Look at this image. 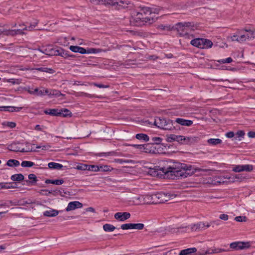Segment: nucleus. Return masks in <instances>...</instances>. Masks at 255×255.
<instances>
[{
  "mask_svg": "<svg viewBox=\"0 0 255 255\" xmlns=\"http://www.w3.org/2000/svg\"><path fill=\"white\" fill-rule=\"evenodd\" d=\"M205 227V225L204 223L200 222L192 225L191 227V230L193 232H196Z\"/></svg>",
  "mask_w": 255,
  "mask_h": 255,
  "instance_id": "nucleus-23",
  "label": "nucleus"
},
{
  "mask_svg": "<svg viewBox=\"0 0 255 255\" xmlns=\"http://www.w3.org/2000/svg\"><path fill=\"white\" fill-rule=\"evenodd\" d=\"M152 141L156 144H159L162 141V139L159 137H153L151 139Z\"/></svg>",
  "mask_w": 255,
  "mask_h": 255,
  "instance_id": "nucleus-47",
  "label": "nucleus"
},
{
  "mask_svg": "<svg viewBox=\"0 0 255 255\" xmlns=\"http://www.w3.org/2000/svg\"><path fill=\"white\" fill-rule=\"evenodd\" d=\"M5 125L10 128H14L16 126V124L14 122H6Z\"/></svg>",
  "mask_w": 255,
  "mask_h": 255,
  "instance_id": "nucleus-54",
  "label": "nucleus"
},
{
  "mask_svg": "<svg viewBox=\"0 0 255 255\" xmlns=\"http://www.w3.org/2000/svg\"><path fill=\"white\" fill-rule=\"evenodd\" d=\"M135 137L139 140H143L144 141H148L149 138L147 134L144 133H137L135 135Z\"/></svg>",
  "mask_w": 255,
  "mask_h": 255,
  "instance_id": "nucleus-31",
  "label": "nucleus"
},
{
  "mask_svg": "<svg viewBox=\"0 0 255 255\" xmlns=\"http://www.w3.org/2000/svg\"><path fill=\"white\" fill-rule=\"evenodd\" d=\"M48 166L50 169H60L63 167L62 164L53 162H49Z\"/></svg>",
  "mask_w": 255,
  "mask_h": 255,
  "instance_id": "nucleus-26",
  "label": "nucleus"
},
{
  "mask_svg": "<svg viewBox=\"0 0 255 255\" xmlns=\"http://www.w3.org/2000/svg\"><path fill=\"white\" fill-rule=\"evenodd\" d=\"M6 165L10 167L17 166L19 165V162L15 159H9L7 161Z\"/></svg>",
  "mask_w": 255,
  "mask_h": 255,
  "instance_id": "nucleus-34",
  "label": "nucleus"
},
{
  "mask_svg": "<svg viewBox=\"0 0 255 255\" xmlns=\"http://www.w3.org/2000/svg\"><path fill=\"white\" fill-rule=\"evenodd\" d=\"M175 122L182 125L187 127H189L191 126L193 124V121L191 120H185L181 118H177L175 120Z\"/></svg>",
  "mask_w": 255,
  "mask_h": 255,
  "instance_id": "nucleus-19",
  "label": "nucleus"
},
{
  "mask_svg": "<svg viewBox=\"0 0 255 255\" xmlns=\"http://www.w3.org/2000/svg\"><path fill=\"white\" fill-rule=\"evenodd\" d=\"M29 179L32 180L33 182H36L37 181V177L34 174H30L28 175Z\"/></svg>",
  "mask_w": 255,
  "mask_h": 255,
  "instance_id": "nucleus-55",
  "label": "nucleus"
},
{
  "mask_svg": "<svg viewBox=\"0 0 255 255\" xmlns=\"http://www.w3.org/2000/svg\"><path fill=\"white\" fill-rule=\"evenodd\" d=\"M245 134V133L243 130H239L237 132L236 135L237 136V137H243Z\"/></svg>",
  "mask_w": 255,
  "mask_h": 255,
  "instance_id": "nucleus-56",
  "label": "nucleus"
},
{
  "mask_svg": "<svg viewBox=\"0 0 255 255\" xmlns=\"http://www.w3.org/2000/svg\"><path fill=\"white\" fill-rule=\"evenodd\" d=\"M130 216L128 212H117L114 214V218L119 221L124 222L128 219Z\"/></svg>",
  "mask_w": 255,
  "mask_h": 255,
  "instance_id": "nucleus-13",
  "label": "nucleus"
},
{
  "mask_svg": "<svg viewBox=\"0 0 255 255\" xmlns=\"http://www.w3.org/2000/svg\"><path fill=\"white\" fill-rule=\"evenodd\" d=\"M87 164H80L77 166L76 168L78 170H87Z\"/></svg>",
  "mask_w": 255,
  "mask_h": 255,
  "instance_id": "nucleus-44",
  "label": "nucleus"
},
{
  "mask_svg": "<svg viewBox=\"0 0 255 255\" xmlns=\"http://www.w3.org/2000/svg\"><path fill=\"white\" fill-rule=\"evenodd\" d=\"M158 58V57L155 55H150L147 57V59L148 60H155L156 59H157Z\"/></svg>",
  "mask_w": 255,
  "mask_h": 255,
  "instance_id": "nucleus-61",
  "label": "nucleus"
},
{
  "mask_svg": "<svg viewBox=\"0 0 255 255\" xmlns=\"http://www.w3.org/2000/svg\"><path fill=\"white\" fill-rule=\"evenodd\" d=\"M155 194L144 195V204H155Z\"/></svg>",
  "mask_w": 255,
  "mask_h": 255,
  "instance_id": "nucleus-16",
  "label": "nucleus"
},
{
  "mask_svg": "<svg viewBox=\"0 0 255 255\" xmlns=\"http://www.w3.org/2000/svg\"><path fill=\"white\" fill-rule=\"evenodd\" d=\"M115 162L117 163H119L120 164H123L124 163H128L130 164L131 165H133L136 162L133 160L130 159H116L115 160Z\"/></svg>",
  "mask_w": 255,
  "mask_h": 255,
  "instance_id": "nucleus-24",
  "label": "nucleus"
},
{
  "mask_svg": "<svg viewBox=\"0 0 255 255\" xmlns=\"http://www.w3.org/2000/svg\"><path fill=\"white\" fill-rule=\"evenodd\" d=\"M8 149L14 152H24V148H21L18 147L17 143H13L8 145Z\"/></svg>",
  "mask_w": 255,
  "mask_h": 255,
  "instance_id": "nucleus-20",
  "label": "nucleus"
},
{
  "mask_svg": "<svg viewBox=\"0 0 255 255\" xmlns=\"http://www.w3.org/2000/svg\"><path fill=\"white\" fill-rule=\"evenodd\" d=\"M176 197V195L171 193H157L155 194L156 204L163 203L165 202L173 200Z\"/></svg>",
  "mask_w": 255,
  "mask_h": 255,
  "instance_id": "nucleus-7",
  "label": "nucleus"
},
{
  "mask_svg": "<svg viewBox=\"0 0 255 255\" xmlns=\"http://www.w3.org/2000/svg\"><path fill=\"white\" fill-rule=\"evenodd\" d=\"M90 1L96 5H110L115 7L117 9L125 8L129 3V1L121 0H89Z\"/></svg>",
  "mask_w": 255,
  "mask_h": 255,
  "instance_id": "nucleus-3",
  "label": "nucleus"
},
{
  "mask_svg": "<svg viewBox=\"0 0 255 255\" xmlns=\"http://www.w3.org/2000/svg\"><path fill=\"white\" fill-rule=\"evenodd\" d=\"M69 49L72 52H79L81 54H85L87 52L86 49L78 46H70Z\"/></svg>",
  "mask_w": 255,
  "mask_h": 255,
  "instance_id": "nucleus-21",
  "label": "nucleus"
},
{
  "mask_svg": "<svg viewBox=\"0 0 255 255\" xmlns=\"http://www.w3.org/2000/svg\"><path fill=\"white\" fill-rule=\"evenodd\" d=\"M37 23V21L35 20L33 22L32 24H31L30 26L27 27L24 25H19L20 26V28L14 29L10 30L9 29H7V28L3 27L2 29L1 28L2 26H0V32H22L23 30H27V31H32L34 30V28L36 26ZM37 30L38 29H35Z\"/></svg>",
  "mask_w": 255,
  "mask_h": 255,
  "instance_id": "nucleus-10",
  "label": "nucleus"
},
{
  "mask_svg": "<svg viewBox=\"0 0 255 255\" xmlns=\"http://www.w3.org/2000/svg\"><path fill=\"white\" fill-rule=\"evenodd\" d=\"M59 113H61L60 115L63 117L67 116L71 117L72 113L67 109H62L59 111Z\"/></svg>",
  "mask_w": 255,
  "mask_h": 255,
  "instance_id": "nucleus-33",
  "label": "nucleus"
},
{
  "mask_svg": "<svg viewBox=\"0 0 255 255\" xmlns=\"http://www.w3.org/2000/svg\"><path fill=\"white\" fill-rule=\"evenodd\" d=\"M233 171L236 172H240L243 171V165H237L233 168Z\"/></svg>",
  "mask_w": 255,
  "mask_h": 255,
  "instance_id": "nucleus-50",
  "label": "nucleus"
},
{
  "mask_svg": "<svg viewBox=\"0 0 255 255\" xmlns=\"http://www.w3.org/2000/svg\"><path fill=\"white\" fill-rule=\"evenodd\" d=\"M209 144L212 145H216L222 143V140L219 138H210L207 140Z\"/></svg>",
  "mask_w": 255,
  "mask_h": 255,
  "instance_id": "nucleus-27",
  "label": "nucleus"
},
{
  "mask_svg": "<svg viewBox=\"0 0 255 255\" xmlns=\"http://www.w3.org/2000/svg\"><path fill=\"white\" fill-rule=\"evenodd\" d=\"M202 24L195 22H178L174 25H162L158 26V29L164 31H195L204 30Z\"/></svg>",
  "mask_w": 255,
  "mask_h": 255,
  "instance_id": "nucleus-2",
  "label": "nucleus"
},
{
  "mask_svg": "<svg viewBox=\"0 0 255 255\" xmlns=\"http://www.w3.org/2000/svg\"><path fill=\"white\" fill-rule=\"evenodd\" d=\"M154 125L158 128L164 130H172L174 128L171 121L160 118L155 119Z\"/></svg>",
  "mask_w": 255,
  "mask_h": 255,
  "instance_id": "nucleus-5",
  "label": "nucleus"
},
{
  "mask_svg": "<svg viewBox=\"0 0 255 255\" xmlns=\"http://www.w3.org/2000/svg\"><path fill=\"white\" fill-rule=\"evenodd\" d=\"M52 52H53L49 53V54L51 56H52V55H59V56H63V54L64 53V52H63V50L62 49H57V50L53 49V51H52Z\"/></svg>",
  "mask_w": 255,
  "mask_h": 255,
  "instance_id": "nucleus-37",
  "label": "nucleus"
},
{
  "mask_svg": "<svg viewBox=\"0 0 255 255\" xmlns=\"http://www.w3.org/2000/svg\"><path fill=\"white\" fill-rule=\"evenodd\" d=\"M87 170L98 171L100 170V168L96 165H88Z\"/></svg>",
  "mask_w": 255,
  "mask_h": 255,
  "instance_id": "nucleus-43",
  "label": "nucleus"
},
{
  "mask_svg": "<svg viewBox=\"0 0 255 255\" xmlns=\"http://www.w3.org/2000/svg\"><path fill=\"white\" fill-rule=\"evenodd\" d=\"M187 231V227L186 226H179L171 228L170 229V232L172 233H182L186 232Z\"/></svg>",
  "mask_w": 255,
  "mask_h": 255,
  "instance_id": "nucleus-22",
  "label": "nucleus"
},
{
  "mask_svg": "<svg viewBox=\"0 0 255 255\" xmlns=\"http://www.w3.org/2000/svg\"><path fill=\"white\" fill-rule=\"evenodd\" d=\"M86 211L87 212H92V213H95V210L94 209V208L93 207H89V208H87L86 209Z\"/></svg>",
  "mask_w": 255,
  "mask_h": 255,
  "instance_id": "nucleus-64",
  "label": "nucleus"
},
{
  "mask_svg": "<svg viewBox=\"0 0 255 255\" xmlns=\"http://www.w3.org/2000/svg\"><path fill=\"white\" fill-rule=\"evenodd\" d=\"M197 139L196 137H185L184 136H182V141L183 142V143L185 144H188L190 143H192L193 142L195 141Z\"/></svg>",
  "mask_w": 255,
  "mask_h": 255,
  "instance_id": "nucleus-28",
  "label": "nucleus"
},
{
  "mask_svg": "<svg viewBox=\"0 0 255 255\" xmlns=\"http://www.w3.org/2000/svg\"><path fill=\"white\" fill-rule=\"evenodd\" d=\"M144 226V224L142 223H126L122 224L121 226V228L123 230L129 229L141 230L143 229Z\"/></svg>",
  "mask_w": 255,
  "mask_h": 255,
  "instance_id": "nucleus-11",
  "label": "nucleus"
},
{
  "mask_svg": "<svg viewBox=\"0 0 255 255\" xmlns=\"http://www.w3.org/2000/svg\"><path fill=\"white\" fill-rule=\"evenodd\" d=\"M235 220L237 222H246L247 221V218L246 216H237L235 217Z\"/></svg>",
  "mask_w": 255,
  "mask_h": 255,
  "instance_id": "nucleus-42",
  "label": "nucleus"
},
{
  "mask_svg": "<svg viewBox=\"0 0 255 255\" xmlns=\"http://www.w3.org/2000/svg\"><path fill=\"white\" fill-rule=\"evenodd\" d=\"M243 165V171H245L247 172H251L253 170V166L252 165L246 164Z\"/></svg>",
  "mask_w": 255,
  "mask_h": 255,
  "instance_id": "nucleus-41",
  "label": "nucleus"
},
{
  "mask_svg": "<svg viewBox=\"0 0 255 255\" xmlns=\"http://www.w3.org/2000/svg\"><path fill=\"white\" fill-rule=\"evenodd\" d=\"M22 107L20 108H16L15 107H12V106H6V111H8L10 112H13L14 111L15 112H18L21 109H22Z\"/></svg>",
  "mask_w": 255,
  "mask_h": 255,
  "instance_id": "nucleus-40",
  "label": "nucleus"
},
{
  "mask_svg": "<svg viewBox=\"0 0 255 255\" xmlns=\"http://www.w3.org/2000/svg\"><path fill=\"white\" fill-rule=\"evenodd\" d=\"M7 82L11 83L13 85H18L21 83V80L18 79H10L7 80Z\"/></svg>",
  "mask_w": 255,
  "mask_h": 255,
  "instance_id": "nucleus-45",
  "label": "nucleus"
},
{
  "mask_svg": "<svg viewBox=\"0 0 255 255\" xmlns=\"http://www.w3.org/2000/svg\"><path fill=\"white\" fill-rule=\"evenodd\" d=\"M224 251V250L222 249H219L218 251H213L211 253H221L222 252ZM211 253H210L208 251H206L205 253H200L197 252V249L195 248H187L186 249H184L181 250L178 255H194L195 254V255H205L207 254H209Z\"/></svg>",
  "mask_w": 255,
  "mask_h": 255,
  "instance_id": "nucleus-8",
  "label": "nucleus"
},
{
  "mask_svg": "<svg viewBox=\"0 0 255 255\" xmlns=\"http://www.w3.org/2000/svg\"><path fill=\"white\" fill-rule=\"evenodd\" d=\"M148 144H143V145H139V144H132L131 146L134 147L141 151H144L145 152H147V147Z\"/></svg>",
  "mask_w": 255,
  "mask_h": 255,
  "instance_id": "nucleus-36",
  "label": "nucleus"
},
{
  "mask_svg": "<svg viewBox=\"0 0 255 255\" xmlns=\"http://www.w3.org/2000/svg\"><path fill=\"white\" fill-rule=\"evenodd\" d=\"M249 247V242H236L232 243L230 245V248L235 250H243L248 248Z\"/></svg>",
  "mask_w": 255,
  "mask_h": 255,
  "instance_id": "nucleus-12",
  "label": "nucleus"
},
{
  "mask_svg": "<svg viewBox=\"0 0 255 255\" xmlns=\"http://www.w3.org/2000/svg\"><path fill=\"white\" fill-rule=\"evenodd\" d=\"M59 214L58 210L50 208L49 210H47L43 213V215L45 217H53L57 216Z\"/></svg>",
  "mask_w": 255,
  "mask_h": 255,
  "instance_id": "nucleus-18",
  "label": "nucleus"
},
{
  "mask_svg": "<svg viewBox=\"0 0 255 255\" xmlns=\"http://www.w3.org/2000/svg\"><path fill=\"white\" fill-rule=\"evenodd\" d=\"M160 170L164 173L167 178L174 179L175 178H186L191 176L197 172H207L213 170L193 168L191 165H188L179 162H174L167 166L161 167Z\"/></svg>",
  "mask_w": 255,
  "mask_h": 255,
  "instance_id": "nucleus-1",
  "label": "nucleus"
},
{
  "mask_svg": "<svg viewBox=\"0 0 255 255\" xmlns=\"http://www.w3.org/2000/svg\"><path fill=\"white\" fill-rule=\"evenodd\" d=\"M39 51H40V52H42L43 53H44L46 55H49V56H51L49 53L50 52H52V51H53V48H50V49H44V51H42L40 49H38Z\"/></svg>",
  "mask_w": 255,
  "mask_h": 255,
  "instance_id": "nucleus-52",
  "label": "nucleus"
},
{
  "mask_svg": "<svg viewBox=\"0 0 255 255\" xmlns=\"http://www.w3.org/2000/svg\"><path fill=\"white\" fill-rule=\"evenodd\" d=\"M44 113L48 114L51 116H59L60 115L61 113H59V111L57 109H48L44 111Z\"/></svg>",
  "mask_w": 255,
  "mask_h": 255,
  "instance_id": "nucleus-25",
  "label": "nucleus"
},
{
  "mask_svg": "<svg viewBox=\"0 0 255 255\" xmlns=\"http://www.w3.org/2000/svg\"><path fill=\"white\" fill-rule=\"evenodd\" d=\"M255 37V33H235L233 36L229 38L232 41L242 42L247 39Z\"/></svg>",
  "mask_w": 255,
  "mask_h": 255,
  "instance_id": "nucleus-6",
  "label": "nucleus"
},
{
  "mask_svg": "<svg viewBox=\"0 0 255 255\" xmlns=\"http://www.w3.org/2000/svg\"><path fill=\"white\" fill-rule=\"evenodd\" d=\"M90 85H93L100 88H108L109 87V85H105L102 84H97L96 83H89Z\"/></svg>",
  "mask_w": 255,
  "mask_h": 255,
  "instance_id": "nucleus-46",
  "label": "nucleus"
},
{
  "mask_svg": "<svg viewBox=\"0 0 255 255\" xmlns=\"http://www.w3.org/2000/svg\"><path fill=\"white\" fill-rule=\"evenodd\" d=\"M83 206V204L79 201H73L69 203L66 208V211L69 212L76 208H81Z\"/></svg>",
  "mask_w": 255,
  "mask_h": 255,
  "instance_id": "nucleus-14",
  "label": "nucleus"
},
{
  "mask_svg": "<svg viewBox=\"0 0 255 255\" xmlns=\"http://www.w3.org/2000/svg\"><path fill=\"white\" fill-rule=\"evenodd\" d=\"M191 44L202 49L211 48L213 45V43L211 40L204 38L194 39L191 40Z\"/></svg>",
  "mask_w": 255,
  "mask_h": 255,
  "instance_id": "nucleus-9",
  "label": "nucleus"
},
{
  "mask_svg": "<svg viewBox=\"0 0 255 255\" xmlns=\"http://www.w3.org/2000/svg\"><path fill=\"white\" fill-rule=\"evenodd\" d=\"M148 173L152 176H156L158 174L157 171L154 169H150Z\"/></svg>",
  "mask_w": 255,
  "mask_h": 255,
  "instance_id": "nucleus-49",
  "label": "nucleus"
},
{
  "mask_svg": "<svg viewBox=\"0 0 255 255\" xmlns=\"http://www.w3.org/2000/svg\"><path fill=\"white\" fill-rule=\"evenodd\" d=\"M34 165V162L29 161H23L21 162V165L23 167H30Z\"/></svg>",
  "mask_w": 255,
  "mask_h": 255,
  "instance_id": "nucleus-39",
  "label": "nucleus"
},
{
  "mask_svg": "<svg viewBox=\"0 0 255 255\" xmlns=\"http://www.w3.org/2000/svg\"><path fill=\"white\" fill-rule=\"evenodd\" d=\"M220 219L224 221H227L228 220L229 217L227 214H221L219 217Z\"/></svg>",
  "mask_w": 255,
  "mask_h": 255,
  "instance_id": "nucleus-57",
  "label": "nucleus"
},
{
  "mask_svg": "<svg viewBox=\"0 0 255 255\" xmlns=\"http://www.w3.org/2000/svg\"><path fill=\"white\" fill-rule=\"evenodd\" d=\"M244 177H243L242 175L241 174H238V175H236L234 177V179H237L238 180H243V179H244Z\"/></svg>",
  "mask_w": 255,
  "mask_h": 255,
  "instance_id": "nucleus-58",
  "label": "nucleus"
},
{
  "mask_svg": "<svg viewBox=\"0 0 255 255\" xmlns=\"http://www.w3.org/2000/svg\"><path fill=\"white\" fill-rule=\"evenodd\" d=\"M86 50H87L86 53H98V52H100L101 51V50L100 49H95V48H90Z\"/></svg>",
  "mask_w": 255,
  "mask_h": 255,
  "instance_id": "nucleus-48",
  "label": "nucleus"
},
{
  "mask_svg": "<svg viewBox=\"0 0 255 255\" xmlns=\"http://www.w3.org/2000/svg\"><path fill=\"white\" fill-rule=\"evenodd\" d=\"M12 181H20L24 179V176L22 174H15L11 176Z\"/></svg>",
  "mask_w": 255,
  "mask_h": 255,
  "instance_id": "nucleus-30",
  "label": "nucleus"
},
{
  "mask_svg": "<svg viewBox=\"0 0 255 255\" xmlns=\"http://www.w3.org/2000/svg\"><path fill=\"white\" fill-rule=\"evenodd\" d=\"M156 19V18H153L151 16H144L142 14V12H138L135 15L134 20H135V25L137 26H141L144 24H150L154 22Z\"/></svg>",
  "mask_w": 255,
  "mask_h": 255,
  "instance_id": "nucleus-4",
  "label": "nucleus"
},
{
  "mask_svg": "<svg viewBox=\"0 0 255 255\" xmlns=\"http://www.w3.org/2000/svg\"><path fill=\"white\" fill-rule=\"evenodd\" d=\"M248 135L250 138H255V131H251L248 133Z\"/></svg>",
  "mask_w": 255,
  "mask_h": 255,
  "instance_id": "nucleus-60",
  "label": "nucleus"
},
{
  "mask_svg": "<svg viewBox=\"0 0 255 255\" xmlns=\"http://www.w3.org/2000/svg\"><path fill=\"white\" fill-rule=\"evenodd\" d=\"M245 32H255V29H254L253 28H251V27L250 26L249 27H245L244 29Z\"/></svg>",
  "mask_w": 255,
  "mask_h": 255,
  "instance_id": "nucleus-59",
  "label": "nucleus"
},
{
  "mask_svg": "<svg viewBox=\"0 0 255 255\" xmlns=\"http://www.w3.org/2000/svg\"><path fill=\"white\" fill-rule=\"evenodd\" d=\"M36 70L43 72H46V73H53L54 72V70H53L51 68H49L47 67H40V68H37L35 69Z\"/></svg>",
  "mask_w": 255,
  "mask_h": 255,
  "instance_id": "nucleus-35",
  "label": "nucleus"
},
{
  "mask_svg": "<svg viewBox=\"0 0 255 255\" xmlns=\"http://www.w3.org/2000/svg\"><path fill=\"white\" fill-rule=\"evenodd\" d=\"M140 12H142V14L145 16H147L146 15L149 14L150 15L152 12L153 13H159V9H155L154 11H152V10L148 7H143L140 9Z\"/></svg>",
  "mask_w": 255,
  "mask_h": 255,
  "instance_id": "nucleus-17",
  "label": "nucleus"
},
{
  "mask_svg": "<svg viewBox=\"0 0 255 255\" xmlns=\"http://www.w3.org/2000/svg\"><path fill=\"white\" fill-rule=\"evenodd\" d=\"M50 95H54L56 96H59L60 95H63L59 91L56 90H52L51 92H50Z\"/></svg>",
  "mask_w": 255,
  "mask_h": 255,
  "instance_id": "nucleus-53",
  "label": "nucleus"
},
{
  "mask_svg": "<svg viewBox=\"0 0 255 255\" xmlns=\"http://www.w3.org/2000/svg\"><path fill=\"white\" fill-rule=\"evenodd\" d=\"M103 229L105 232H111L116 229V227L111 224H106L103 225Z\"/></svg>",
  "mask_w": 255,
  "mask_h": 255,
  "instance_id": "nucleus-29",
  "label": "nucleus"
},
{
  "mask_svg": "<svg viewBox=\"0 0 255 255\" xmlns=\"http://www.w3.org/2000/svg\"><path fill=\"white\" fill-rule=\"evenodd\" d=\"M226 135L228 138H232V137H234V136L235 135V134L233 132L230 131V132H227L226 133Z\"/></svg>",
  "mask_w": 255,
  "mask_h": 255,
  "instance_id": "nucleus-63",
  "label": "nucleus"
},
{
  "mask_svg": "<svg viewBox=\"0 0 255 255\" xmlns=\"http://www.w3.org/2000/svg\"><path fill=\"white\" fill-rule=\"evenodd\" d=\"M134 201L138 203L144 204V195H139L134 198Z\"/></svg>",
  "mask_w": 255,
  "mask_h": 255,
  "instance_id": "nucleus-38",
  "label": "nucleus"
},
{
  "mask_svg": "<svg viewBox=\"0 0 255 255\" xmlns=\"http://www.w3.org/2000/svg\"><path fill=\"white\" fill-rule=\"evenodd\" d=\"M50 147L49 145H43V146H36V148H42V150H47Z\"/></svg>",
  "mask_w": 255,
  "mask_h": 255,
  "instance_id": "nucleus-62",
  "label": "nucleus"
},
{
  "mask_svg": "<svg viewBox=\"0 0 255 255\" xmlns=\"http://www.w3.org/2000/svg\"><path fill=\"white\" fill-rule=\"evenodd\" d=\"M182 136L177 135L175 134H169L167 135L166 140L167 142H171L174 141H176L180 143H183Z\"/></svg>",
  "mask_w": 255,
  "mask_h": 255,
  "instance_id": "nucleus-15",
  "label": "nucleus"
},
{
  "mask_svg": "<svg viewBox=\"0 0 255 255\" xmlns=\"http://www.w3.org/2000/svg\"><path fill=\"white\" fill-rule=\"evenodd\" d=\"M54 191H48L47 190L44 189L40 190L39 192L41 195L48 196L49 194H51Z\"/></svg>",
  "mask_w": 255,
  "mask_h": 255,
  "instance_id": "nucleus-51",
  "label": "nucleus"
},
{
  "mask_svg": "<svg viewBox=\"0 0 255 255\" xmlns=\"http://www.w3.org/2000/svg\"><path fill=\"white\" fill-rule=\"evenodd\" d=\"M45 183L47 184L51 183L56 185H61L64 183L63 179H56V180H50L47 179L45 181Z\"/></svg>",
  "mask_w": 255,
  "mask_h": 255,
  "instance_id": "nucleus-32",
  "label": "nucleus"
}]
</instances>
